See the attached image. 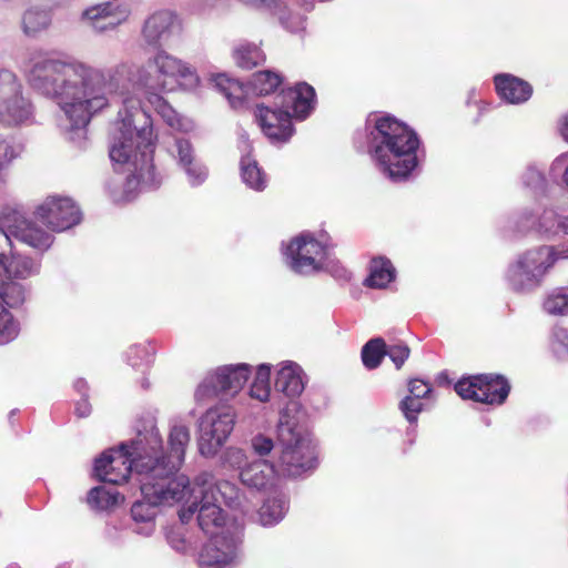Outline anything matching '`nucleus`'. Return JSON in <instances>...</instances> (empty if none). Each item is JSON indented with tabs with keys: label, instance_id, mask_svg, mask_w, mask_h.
<instances>
[{
	"label": "nucleus",
	"instance_id": "f257e3e1",
	"mask_svg": "<svg viewBox=\"0 0 568 568\" xmlns=\"http://www.w3.org/2000/svg\"><path fill=\"white\" fill-rule=\"evenodd\" d=\"M128 71L121 64L109 70L94 68L75 59L41 58L27 73L29 84L51 99L61 112L65 128H85L91 119L111 105L119 97L122 108L110 148V159L126 166L131 174L128 187L141 184L156 187L161 180L153 166V129L150 114L140 99L131 93L121 77Z\"/></svg>",
	"mask_w": 568,
	"mask_h": 568
},
{
	"label": "nucleus",
	"instance_id": "f03ea898",
	"mask_svg": "<svg viewBox=\"0 0 568 568\" xmlns=\"http://www.w3.org/2000/svg\"><path fill=\"white\" fill-rule=\"evenodd\" d=\"M368 150L379 171L394 182L405 180L416 168L417 134L390 115L367 120Z\"/></svg>",
	"mask_w": 568,
	"mask_h": 568
},
{
	"label": "nucleus",
	"instance_id": "7ed1b4c3",
	"mask_svg": "<svg viewBox=\"0 0 568 568\" xmlns=\"http://www.w3.org/2000/svg\"><path fill=\"white\" fill-rule=\"evenodd\" d=\"M315 98L313 87L305 82L298 83L282 90L272 106L257 105L256 120L270 140L286 142L294 133L292 119H306L314 109Z\"/></svg>",
	"mask_w": 568,
	"mask_h": 568
},
{
	"label": "nucleus",
	"instance_id": "20e7f679",
	"mask_svg": "<svg viewBox=\"0 0 568 568\" xmlns=\"http://www.w3.org/2000/svg\"><path fill=\"white\" fill-rule=\"evenodd\" d=\"M152 456L149 454L142 439V432L131 444H121L119 449L104 452L94 462L93 471L98 479L104 483L120 485L129 478L131 474L139 478L145 475L161 470L160 466L152 467Z\"/></svg>",
	"mask_w": 568,
	"mask_h": 568
},
{
	"label": "nucleus",
	"instance_id": "39448f33",
	"mask_svg": "<svg viewBox=\"0 0 568 568\" xmlns=\"http://www.w3.org/2000/svg\"><path fill=\"white\" fill-rule=\"evenodd\" d=\"M143 500L135 501L131 507V516L135 523H143L144 527L138 534L149 536L154 530L153 520L156 506L173 505L181 501L187 494L189 479L185 476L168 477L156 471L138 478Z\"/></svg>",
	"mask_w": 568,
	"mask_h": 568
},
{
	"label": "nucleus",
	"instance_id": "423d86ee",
	"mask_svg": "<svg viewBox=\"0 0 568 568\" xmlns=\"http://www.w3.org/2000/svg\"><path fill=\"white\" fill-rule=\"evenodd\" d=\"M288 410L286 407L281 412L276 428L281 449L277 467L282 475L297 477L316 467V454L310 436L288 416Z\"/></svg>",
	"mask_w": 568,
	"mask_h": 568
},
{
	"label": "nucleus",
	"instance_id": "0eeeda50",
	"mask_svg": "<svg viewBox=\"0 0 568 568\" xmlns=\"http://www.w3.org/2000/svg\"><path fill=\"white\" fill-rule=\"evenodd\" d=\"M554 246L539 245L519 253L508 264L505 281L508 288L521 295L538 291L557 261Z\"/></svg>",
	"mask_w": 568,
	"mask_h": 568
},
{
	"label": "nucleus",
	"instance_id": "6e6552de",
	"mask_svg": "<svg viewBox=\"0 0 568 568\" xmlns=\"http://www.w3.org/2000/svg\"><path fill=\"white\" fill-rule=\"evenodd\" d=\"M135 83L149 91L172 92L194 87L197 77L187 64L162 51L138 70Z\"/></svg>",
	"mask_w": 568,
	"mask_h": 568
},
{
	"label": "nucleus",
	"instance_id": "1a4fd4ad",
	"mask_svg": "<svg viewBox=\"0 0 568 568\" xmlns=\"http://www.w3.org/2000/svg\"><path fill=\"white\" fill-rule=\"evenodd\" d=\"M0 266L7 265L9 257L14 253L11 236L40 251L48 250L52 244V235L27 220L17 206L0 207Z\"/></svg>",
	"mask_w": 568,
	"mask_h": 568
},
{
	"label": "nucleus",
	"instance_id": "9d476101",
	"mask_svg": "<svg viewBox=\"0 0 568 568\" xmlns=\"http://www.w3.org/2000/svg\"><path fill=\"white\" fill-rule=\"evenodd\" d=\"M243 526L236 520L211 535L199 554L201 568H234L243 558Z\"/></svg>",
	"mask_w": 568,
	"mask_h": 568
},
{
	"label": "nucleus",
	"instance_id": "9b49d317",
	"mask_svg": "<svg viewBox=\"0 0 568 568\" xmlns=\"http://www.w3.org/2000/svg\"><path fill=\"white\" fill-rule=\"evenodd\" d=\"M144 446L152 456V467L160 466L156 471L161 476L179 477L176 471L184 460L185 447L190 442V430L185 425L179 424L171 428L169 436L170 453L168 456L162 454V438L159 429L152 425L149 430L142 433Z\"/></svg>",
	"mask_w": 568,
	"mask_h": 568
},
{
	"label": "nucleus",
	"instance_id": "f8f14e48",
	"mask_svg": "<svg viewBox=\"0 0 568 568\" xmlns=\"http://www.w3.org/2000/svg\"><path fill=\"white\" fill-rule=\"evenodd\" d=\"M232 407L219 405L209 408L199 419V452L202 456L213 457L226 443L235 425Z\"/></svg>",
	"mask_w": 568,
	"mask_h": 568
},
{
	"label": "nucleus",
	"instance_id": "ddd939ff",
	"mask_svg": "<svg viewBox=\"0 0 568 568\" xmlns=\"http://www.w3.org/2000/svg\"><path fill=\"white\" fill-rule=\"evenodd\" d=\"M285 264L300 275H311L326 267V247L310 234H301L284 250Z\"/></svg>",
	"mask_w": 568,
	"mask_h": 568
},
{
	"label": "nucleus",
	"instance_id": "4468645a",
	"mask_svg": "<svg viewBox=\"0 0 568 568\" xmlns=\"http://www.w3.org/2000/svg\"><path fill=\"white\" fill-rule=\"evenodd\" d=\"M187 493H191L192 501L187 500L180 513V519L186 524L196 514L199 527L209 535L217 534L226 528L232 521L226 523L221 505L210 498V490H200L193 486Z\"/></svg>",
	"mask_w": 568,
	"mask_h": 568
},
{
	"label": "nucleus",
	"instance_id": "2eb2a0df",
	"mask_svg": "<svg viewBox=\"0 0 568 568\" xmlns=\"http://www.w3.org/2000/svg\"><path fill=\"white\" fill-rule=\"evenodd\" d=\"M455 390L464 399L499 405L506 400L510 385L503 376L483 374L460 379Z\"/></svg>",
	"mask_w": 568,
	"mask_h": 568
},
{
	"label": "nucleus",
	"instance_id": "dca6fc26",
	"mask_svg": "<svg viewBox=\"0 0 568 568\" xmlns=\"http://www.w3.org/2000/svg\"><path fill=\"white\" fill-rule=\"evenodd\" d=\"M250 373V366L246 364L220 367L197 386L195 398L203 400L216 394L234 395L244 386Z\"/></svg>",
	"mask_w": 568,
	"mask_h": 568
},
{
	"label": "nucleus",
	"instance_id": "f3484780",
	"mask_svg": "<svg viewBox=\"0 0 568 568\" xmlns=\"http://www.w3.org/2000/svg\"><path fill=\"white\" fill-rule=\"evenodd\" d=\"M518 224L521 231L536 230L551 236L568 235V206L555 204L542 210L524 211Z\"/></svg>",
	"mask_w": 568,
	"mask_h": 568
},
{
	"label": "nucleus",
	"instance_id": "a211bd4d",
	"mask_svg": "<svg viewBox=\"0 0 568 568\" xmlns=\"http://www.w3.org/2000/svg\"><path fill=\"white\" fill-rule=\"evenodd\" d=\"M37 219L52 231H65L81 221V212L69 197L48 196L36 210Z\"/></svg>",
	"mask_w": 568,
	"mask_h": 568
},
{
	"label": "nucleus",
	"instance_id": "6ab92c4d",
	"mask_svg": "<svg viewBox=\"0 0 568 568\" xmlns=\"http://www.w3.org/2000/svg\"><path fill=\"white\" fill-rule=\"evenodd\" d=\"M26 301V288L22 284L4 280L0 273V345L13 341L20 331L19 323L4 304L14 308Z\"/></svg>",
	"mask_w": 568,
	"mask_h": 568
},
{
	"label": "nucleus",
	"instance_id": "aec40b11",
	"mask_svg": "<svg viewBox=\"0 0 568 568\" xmlns=\"http://www.w3.org/2000/svg\"><path fill=\"white\" fill-rule=\"evenodd\" d=\"M130 14L131 8L128 3L106 1L85 9L81 18L95 31L103 32L126 21Z\"/></svg>",
	"mask_w": 568,
	"mask_h": 568
},
{
	"label": "nucleus",
	"instance_id": "412c9836",
	"mask_svg": "<svg viewBox=\"0 0 568 568\" xmlns=\"http://www.w3.org/2000/svg\"><path fill=\"white\" fill-rule=\"evenodd\" d=\"M34 106L23 88L0 99V124L13 128L28 124L32 121Z\"/></svg>",
	"mask_w": 568,
	"mask_h": 568
},
{
	"label": "nucleus",
	"instance_id": "4be33fe9",
	"mask_svg": "<svg viewBox=\"0 0 568 568\" xmlns=\"http://www.w3.org/2000/svg\"><path fill=\"white\" fill-rule=\"evenodd\" d=\"M194 486L200 490H210V498L220 505L224 503L234 509L243 507L240 490L231 481H217L213 475L204 473L196 477Z\"/></svg>",
	"mask_w": 568,
	"mask_h": 568
},
{
	"label": "nucleus",
	"instance_id": "5701e85b",
	"mask_svg": "<svg viewBox=\"0 0 568 568\" xmlns=\"http://www.w3.org/2000/svg\"><path fill=\"white\" fill-rule=\"evenodd\" d=\"M171 152L178 159V163L184 170L191 185H200L206 180L207 170L195 160L193 148L187 140L175 139Z\"/></svg>",
	"mask_w": 568,
	"mask_h": 568
},
{
	"label": "nucleus",
	"instance_id": "b1692460",
	"mask_svg": "<svg viewBox=\"0 0 568 568\" xmlns=\"http://www.w3.org/2000/svg\"><path fill=\"white\" fill-rule=\"evenodd\" d=\"M184 31L183 19L172 10H158L143 24L144 36H174Z\"/></svg>",
	"mask_w": 568,
	"mask_h": 568
},
{
	"label": "nucleus",
	"instance_id": "393cba45",
	"mask_svg": "<svg viewBox=\"0 0 568 568\" xmlns=\"http://www.w3.org/2000/svg\"><path fill=\"white\" fill-rule=\"evenodd\" d=\"M495 85L498 95L511 104L526 102L532 93V88L528 82L511 74H497Z\"/></svg>",
	"mask_w": 568,
	"mask_h": 568
},
{
	"label": "nucleus",
	"instance_id": "a878e982",
	"mask_svg": "<svg viewBox=\"0 0 568 568\" xmlns=\"http://www.w3.org/2000/svg\"><path fill=\"white\" fill-rule=\"evenodd\" d=\"M275 467L267 460H255L240 471L241 481L251 488L261 490L271 486L275 479Z\"/></svg>",
	"mask_w": 568,
	"mask_h": 568
},
{
	"label": "nucleus",
	"instance_id": "bb28decb",
	"mask_svg": "<svg viewBox=\"0 0 568 568\" xmlns=\"http://www.w3.org/2000/svg\"><path fill=\"white\" fill-rule=\"evenodd\" d=\"M275 389L287 397L294 398L304 390L303 371L294 362L282 363L275 378Z\"/></svg>",
	"mask_w": 568,
	"mask_h": 568
},
{
	"label": "nucleus",
	"instance_id": "cd10ccee",
	"mask_svg": "<svg viewBox=\"0 0 568 568\" xmlns=\"http://www.w3.org/2000/svg\"><path fill=\"white\" fill-rule=\"evenodd\" d=\"M288 509V500L282 493L268 497L258 510V520L262 526L268 527L278 524Z\"/></svg>",
	"mask_w": 568,
	"mask_h": 568
},
{
	"label": "nucleus",
	"instance_id": "c85d7f7f",
	"mask_svg": "<svg viewBox=\"0 0 568 568\" xmlns=\"http://www.w3.org/2000/svg\"><path fill=\"white\" fill-rule=\"evenodd\" d=\"M371 273L365 284L374 288H384L395 278V268L389 260L378 257L371 262Z\"/></svg>",
	"mask_w": 568,
	"mask_h": 568
},
{
	"label": "nucleus",
	"instance_id": "c756f323",
	"mask_svg": "<svg viewBox=\"0 0 568 568\" xmlns=\"http://www.w3.org/2000/svg\"><path fill=\"white\" fill-rule=\"evenodd\" d=\"M148 101L169 126L181 131L189 129V123L161 95L150 92Z\"/></svg>",
	"mask_w": 568,
	"mask_h": 568
},
{
	"label": "nucleus",
	"instance_id": "7c9ffc66",
	"mask_svg": "<svg viewBox=\"0 0 568 568\" xmlns=\"http://www.w3.org/2000/svg\"><path fill=\"white\" fill-rule=\"evenodd\" d=\"M240 169L242 180L250 189L263 191L266 187V175L250 154L242 156Z\"/></svg>",
	"mask_w": 568,
	"mask_h": 568
},
{
	"label": "nucleus",
	"instance_id": "2f4dec72",
	"mask_svg": "<svg viewBox=\"0 0 568 568\" xmlns=\"http://www.w3.org/2000/svg\"><path fill=\"white\" fill-rule=\"evenodd\" d=\"M51 22L50 11L38 7L30 8L22 17V27L27 34L48 31Z\"/></svg>",
	"mask_w": 568,
	"mask_h": 568
},
{
	"label": "nucleus",
	"instance_id": "473e14b6",
	"mask_svg": "<svg viewBox=\"0 0 568 568\" xmlns=\"http://www.w3.org/2000/svg\"><path fill=\"white\" fill-rule=\"evenodd\" d=\"M213 82L215 88L229 100L232 108H239L243 103L244 89L237 80L225 74H217L213 78Z\"/></svg>",
	"mask_w": 568,
	"mask_h": 568
},
{
	"label": "nucleus",
	"instance_id": "72a5a7b5",
	"mask_svg": "<svg viewBox=\"0 0 568 568\" xmlns=\"http://www.w3.org/2000/svg\"><path fill=\"white\" fill-rule=\"evenodd\" d=\"M6 273L17 278H28L39 271V265L30 257L13 253L7 265H2Z\"/></svg>",
	"mask_w": 568,
	"mask_h": 568
},
{
	"label": "nucleus",
	"instance_id": "f704fd0d",
	"mask_svg": "<svg viewBox=\"0 0 568 568\" xmlns=\"http://www.w3.org/2000/svg\"><path fill=\"white\" fill-rule=\"evenodd\" d=\"M233 58L237 67L253 69L265 61V54L258 45L246 43L236 48Z\"/></svg>",
	"mask_w": 568,
	"mask_h": 568
},
{
	"label": "nucleus",
	"instance_id": "c9c22d12",
	"mask_svg": "<svg viewBox=\"0 0 568 568\" xmlns=\"http://www.w3.org/2000/svg\"><path fill=\"white\" fill-rule=\"evenodd\" d=\"M544 311L554 316L568 315V286L551 290L544 298Z\"/></svg>",
	"mask_w": 568,
	"mask_h": 568
},
{
	"label": "nucleus",
	"instance_id": "e433bc0d",
	"mask_svg": "<svg viewBox=\"0 0 568 568\" xmlns=\"http://www.w3.org/2000/svg\"><path fill=\"white\" fill-rule=\"evenodd\" d=\"M122 500L123 497L113 488L94 487L88 495V504L99 510L110 509Z\"/></svg>",
	"mask_w": 568,
	"mask_h": 568
},
{
	"label": "nucleus",
	"instance_id": "4c0bfd02",
	"mask_svg": "<svg viewBox=\"0 0 568 568\" xmlns=\"http://www.w3.org/2000/svg\"><path fill=\"white\" fill-rule=\"evenodd\" d=\"M385 354V341L382 337L369 339L362 348V361L366 368H377Z\"/></svg>",
	"mask_w": 568,
	"mask_h": 568
},
{
	"label": "nucleus",
	"instance_id": "58836bf2",
	"mask_svg": "<svg viewBox=\"0 0 568 568\" xmlns=\"http://www.w3.org/2000/svg\"><path fill=\"white\" fill-rule=\"evenodd\" d=\"M281 83V75L268 70L254 73L251 80L253 91L260 95L274 92Z\"/></svg>",
	"mask_w": 568,
	"mask_h": 568
},
{
	"label": "nucleus",
	"instance_id": "ea45409f",
	"mask_svg": "<svg viewBox=\"0 0 568 568\" xmlns=\"http://www.w3.org/2000/svg\"><path fill=\"white\" fill-rule=\"evenodd\" d=\"M270 375L271 366L267 364H261L257 367L254 381L250 388V395L260 402H266L270 397Z\"/></svg>",
	"mask_w": 568,
	"mask_h": 568
},
{
	"label": "nucleus",
	"instance_id": "a19ab883",
	"mask_svg": "<svg viewBox=\"0 0 568 568\" xmlns=\"http://www.w3.org/2000/svg\"><path fill=\"white\" fill-rule=\"evenodd\" d=\"M23 150V144L16 136L0 133V169L18 159Z\"/></svg>",
	"mask_w": 568,
	"mask_h": 568
},
{
	"label": "nucleus",
	"instance_id": "79ce46f5",
	"mask_svg": "<svg viewBox=\"0 0 568 568\" xmlns=\"http://www.w3.org/2000/svg\"><path fill=\"white\" fill-rule=\"evenodd\" d=\"M523 184L534 193H544L546 190V178L537 166L528 165L521 176Z\"/></svg>",
	"mask_w": 568,
	"mask_h": 568
},
{
	"label": "nucleus",
	"instance_id": "37998d69",
	"mask_svg": "<svg viewBox=\"0 0 568 568\" xmlns=\"http://www.w3.org/2000/svg\"><path fill=\"white\" fill-rule=\"evenodd\" d=\"M21 88H23L22 82L13 71L0 68V99L8 97Z\"/></svg>",
	"mask_w": 568,
	"mask_h": 568
},
{
	"label": "nucleus",
	"instance_id": "c03bdc74",
	"mask_svg": "<svg viewBox=\"0 0 568 568\" xmlns=\"http://www.w3.org/2000/svg\"><path fill=\"white\" fill-rule=\"evenodd\" d=\"M222 464L224 466H227L233 469H241L244 468L247 464V456L245 450L239 447H229L223 453L222 457Z\"/></svg>",
	"mask_w": 568,
	"mask_h": 568
},
{
	"label": "nucleus",
	"instance_id": "a18cd8bd",
	"mask_svg": "<svg viewBox=\"0 0 568 568\" xmlns=\"http://www.w3.org/2000/svg\"><path fill=\"white\" fill-rule=\"evenodd\" d=\"M409 348L404 343L385 344V354L395 364L396 368L399 369L409 356Z\"/></svg>",
	"mask_w": 568,
	"mask_h": 568
},
{
	"label": "nucleus",
	"instance_id": "49530a36",
	"mask_svg": "<svg viewBox=\"0 0 568 568\" xmlns=\"http://www.w3.org/2000/svg\"><path fill=\"white\" fill-rule=\"evenodd\" d=\"M552 179H561L562 184L568 187V153L557 156L550 165Z\"/></svg>",
	"mask_w": 568,
	"mask_h": 568
},
{
	"label": "nucleus",
	"instance_id": "de8ad7c7",
	"mask_svg": "<svg viewBox=\"0 0 568 568\" xmlns=\"http://www.w3.org/2000/svg\"><path fill=\"white\" fill-rule=\"evenodd\" d=\"M399 408L404 413L406 419L409 423H415L417 420L418 413L423 409V404L420 402V398L406 396L400 402Z\"/></svg>",
	"mask_w": 568,
	"mask_h": 568
},
{
	"label": "nucleus",
	"instance_id": "09e8293b",
	"mask_svg": "<svg viewBox=\"0 0 568 568\" xmlns=\"http://www.w3.org/2000/svg\"><path fill=\"white\" fill-rule=\"evenodd\" d=\"M251 447L256 455L263 457L274 449V442L271 437L264 434H257L252 437Z\"/></svg>",
	"mask_w": 568,
	"mask_h": 568
},
{
	"label": "nucleus",
	"instance_id": "8fccbe9b",
	"mask_svg": "<svg viewBox=\"0 0 568 568\" xmlns=\"http://www.w3.org/2000/svg\"><path fill=\"white\" fill-rule=\"evenodd\" d=\"M554 351L558 354L568 352V328L557 327L554 331Z\"/></svg>",
	"mask_w": 568,
	"mask_h": 568
},
{
	"label": "nucleus",
	"instance_id": "3c124183",
	"mask_svg": "<svg viewBox=\"0 0 568 568\" xmlns=\"http://www.w3.org/2000/svg\"><path fill=\"white\" fill-rule=\"evenodd\" d=\"M408 390L410 394L409 396L422 399L430 393L432 387L428 383L418 378H414L408 384Z\"/></svg>",
	"mask_w": 568,
	"mask_h": 568
},
{
	"label": "nucleus",
	"instance_id": "603ef678",
	"mask_svg": "<svg viewBox=\"0 0 568 568\" xmlns=\"http://www.w3.org/2000/svg\"><path fill=\"white\" fill-rule=\"evenodd\" d=\"M168 540L178 551H183L185 549V540L180 532L171 531L168 535Z\"/></svg>",
	"mask_w": 568,
	"mask_h": 568
},
{
	"label": "nucleus",
	"instance_id": "864d4df0",
	"mask_svg": "<svg viewBox=\"0 0 568 568\" xmlns=\"http://www.w3.org/2000/svg\"><path fill=\"white\" fill-rule=\"evenodd\" d=\"M75 413L79 417H87L91 413V406L85 398L77 403Z\"/></svg>",
	"mask_w": 568,
	"mask_h": 568
},
{
	"label": "nucleus",
	"instance_id": "5fc2aeb1",
	"mask_svg": "<svg viewBox=\"0 0 568 568\" xmlns=\"http://www.w3.org/2000/svg\"><path fill=\"white\" fill-rule=\"evenodd\" d=\"M131 354H134L135 356L141 357L142 355L146 354V351L143 346H138V345L130 348V351L128 353V361L132 366H138L139 365L138 362L132 359Z\"/></svg>",
	"mask_w": 568,
	"mask_h": 568
},
{
	"label": "nucleus",
	"instance_id": "6e6d98bb",
	"mask_svg": "<svg viewBox=\"0 0 568 568\" xmlns=\"http://www.w3.org/2000/svg\"><path fill=\"white\" fill-rule=\"evenodd\" d=\"M558 130H559L560 136L564 139L565 142L568 143V113L565 114L559 120Z\"/></svg>",
	"mask_w": 568,
	"mask_h": 568
},
{
	"label": "nucleus",
	"instance_id": "4d7b16f0",
	"mask_svg": "<svg viewBox=\"0 0 568 568\" xmlns=\"http://www.w3.org/2000/svg\"><path fill=\"white\" fill-rule=\"evenodd\" d=\"M334 275L339 278V280H349L351 277V274L347 270H345L344 267H338Z\"/></svg>",
	"mask_w": 568,
	"mask_h": 568
},
{
	"label": "nucleus",
	"instance_id": "13d9d810",
	"mask_svg": "<svg viewBox=\"0 0 568 568\" xmlns=\"http://www.w3.org/2000/svg\"><path fill=\"white\" fill-rule=\"evenodd\" d=\"M74 387L77 388V390L79 393H84V390L87 389V383L83 379H78L75 383H74Z\"/></svg>",
	"mask_w": 568,
	"mask_h": 568
}]
</instances>
